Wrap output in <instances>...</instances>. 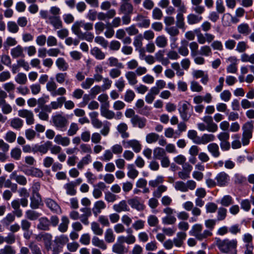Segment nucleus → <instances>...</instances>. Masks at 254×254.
Instances as JSON below:
<instances>
[{
	"label": "nucleus",
	"mask_w": 254,
	"mask_h": 254,
	"mask_svg": "<svg viewBox=\"0 0 254 254\" xmlns=\"http://www.w3.org/2000/svg\"><path fill=\"white\" fill-rule=\"evenodd\" d=\"M113 208L115 211L120 213L123 211H129L130 209L127 205V202L125 200H122L119 203L115 204L113 206Z\"/></svg>",
	"instance_id": "17"
},
{
	"label": "nucleus",
	"mask_w": 254,
	"mask_h": 254,
	"mask_svg": "<svg viewBox=\"0 0 254 254\" xmlns=\"http://www.w3.org/2000/svg\"><path fill=\"white\" fill-rule=\"evenodd\" d=\"M92 161V158L90 155L87 154L85 157L82 158L81 160L78 163L77 168L82 170L84 166L89 164Z\"/></svg>",
	"instance_id": "42"
},
{
	"label": "nucleus",
	"mask_w": 254,
	"mask_h": 254,
	"mask_svg": "<svg viewBox=\"0 0 254 254\" xmlns=\"http://www.w3.org/2000/svg\"><path fill=\"white\" fill-rule=\"evenodd\" d=\"M90 53L97 60H103L105 58V53L98 47H95L92 48Z\"/></svg>",
	"instance_id": "31"
},
{
	"label": "nucleus",
	"mask_w": 254,
	"mask_h": 254,
	"mask_svg": "<svg viewBox=\"0 0 254 254\" xmlns=\"http://www.w3.org/2000/svg\"><path fill=\"white\" fill-rule=\"evenodd\" d=\"M164 51L159 50L155 53V57L157 61L161 63L163 65L166 66L170 64V61L168 59L164 57Z\"/></svg>",
	"instance_id": "36"
},
{
	"label": "nucleus",
	"mask_w": 254,
	"mask_h": 254,
	"mask_svg": "<svg viewBox=\"0 0 254 254\" xmlns=\"http://www.w3.org/2000/svg\"><path fill=\"white\" fill-rule=\"evenodd\" d=\"M105 240L109 243L114 242L115 240V236L112 229L109 228L106 230L105 233Z\"/></svg>",
	"instance_id": "54"
},
{
	"label": "nucleus",
	"mask_w": 254,
	"mask_h": 254,
	"mask_svg": "<svg viewBox=\"0 0 254 254\" xmlns=\"http://www.w3.org/2000/svg\"><path fill=\"white\" fill-rule=\"evenodd\" d=\"M202 19L201 16L196 15L194 14H190L187 16L188 23L190 25L195 24L199 23Z\"/></svg>",
	"instance_id": "47"
},
{
	"label": "nucleus",
	"mask_w": 254,
	"mask_h": 254,
	"mask_svg": "<svg viewBox=\"0 0 254 254\" xmlns=\"http://www.w3.org/2000/svg\"><path fill=\"white\" fill-rule=\"evenodd\" d=\"M237 30L239 33L246 35H248L251 32L250 27L247 23L240 24L237 27Z\"/></svg>",
	"instance_id": "53"
},
{
	"label": "nucleus",
	"mask_w": 254,
	"mask_h": 254,
	"mask_svg": "<svg viewBox=\"0 0 254 254\" xmlns=\"http://www.w3.org/2000/svg\"><path fill=\"white\" fill-rule=\"evenodd\" d=\"M118 241L123 243H126L128 245H131L135 242L136 239L134 236L130 234L127 236H120L118 237Z\"/></svg>",
	"instance_id": "34"
},
{
	"label": "nucleus",
	"mask_w": 254,
	"mask_h": 254,
	"mask_svg": "<svg viewBox=\"0 0 254 254\" xmlns=\"http://www.w3.org/2000/svg\"><path fill=\"white\" fill-rule=\"evenodd\" d=\"M128 127L125 123L120 124L117 127L118 131L121 133V136L123 138H127L129 137V134L127 132Z\"/></svg>",
	"instance_id": "35"
},
{
	"label": "nucleus",
	"mask_w": 254,
	"mask_h": 254,
	"mask_svg": "<svg viewBox=\"0 0 254 254\" xmlns=\"http://www.w3.org/2000/svg\"><path fill=\"white\" fill-rule=\"evenodd\" d=\"M227 210L226 208L220 207L218 209L217 213V220L223 221L227 216Z\"/></svg>",
	"instance_id": "61"
},
{
	"label": "nucleus",
	"mask_w": 254,
	"mask_h": 254,
	"mask_svg": "<svg viewBox=\"0 0 254 254\" xmlns=\"http://www.w3.org/2000/svg\"><path fill=\"white\" fill-rule=\"evenodd\" d=\"M56 65L58 68L63 71H66L69 67L68 63L63 58H59L56 61Z\"/></svg>",
	"instance_id": "37"
},
{
	"label": "nucleus",
	"mask_w": 254,
	"mask_h": 254,
	"mask_svg": "<svg viewBox=\"0 0 254 254\" xmlns=\"http://www.w3.org/2000/svg\"><path fill=\"white\" fill-rule=\"evenodd\" d=\"M69 223V221L68 218L65 216H63L62 217V222L58 227V230L62 233L66 232L68 229Z\"/></svg>",
	"instance_id": "40"
},
{
	"label": "nucleus",
	"mask_w": 254,
	"mask_h": 254,
	"mask_svg": "<svg viewBox=\"0 0 254 254\" xmlns=\"http://www.w3.org/2000/svg\"><path fill=\"white\" fill-rule=\"evenodd\" d=\"M159 137L158 134L152 132L146 135L145 140L148 143L151 144L156 142L159 139Z\"/></svg>",
	"instance_id": "63"
},
{
	"label": "nucleus",
	"mask_w": 254,
	"mask_h": 254,
	"mask_svg": "<svg viewBox=\"0 0 254 254\" xmlns=\"http://www.w3.org/2000/svg\"><path fill=\"white\" fill-rule=\"evenodd\" d=\"M18 116L26 119V124L31 125L34 123V117L33 112L27 109H21L18 111Z\"/></svg>",
	"instance_id": "7"
},
{
	"label": "nucleus",
	"mask_w": 254,
	"mask_h": 254,
	"mask_svg": "<svg viewBox=\"0 0 254 254\" xmlns=\"http://www.w3.org/2000/svg\"><path fill=\"white\" fill-rule=\"evenodd\" d=\"M82 27L81 20L75 21L71 26L72 32L78 38L83 33L80 28Z\"/></svg>",
	"instance_id": "41"
},
{
	"label": "nucleus",
	"mask_w": 254,
	"mask_h": 254,
	"mask_svg": "<svg viewBox=\"0 0 254 254\" xmlns=\"http://www.w3.org/2000/svg\"><path fill=\"white\" fill-rule=\"evenodd\" d=\"M207 149L211 155L214 158H218L220 155L218 145L216 143H211L207 146Z\"/></svg>",
	"instance_id": "20"
},
{
	"label": "nucleus",
	"mask_w": 254,
	"mask_h": 254,
	"mask_svg": "<svg viewBox=\"0 0 254 254\" xmlns=\"http://www.w3.org/2000/svg\"><path fill=\"white\" fill-rule=\"evenodd\" d=\"M38 106L35 108L34 112L38 113V117L43 121H48L49 118L48 110L50 109L48 105H46L47 101L43 97H40L37 100Z\"/></svg>",
	"instance_id": "2"
},
{
	"label": "nucleus",
	"mask_w": 254,
	"mask_h": 254,
	"mask_svg": "<svg viewBox=\"0 0 254 254\" xmlns=\"http://www.w3.org/2000/svg\"><path fill=\"white\" fill-rule=\"evenodd\" d=\"M50 226V221L47 217H43L39 219V223L37 225V228L39 230L44 231L49 230Z\"/></svg>",
	"instance_id": "26"
},
{
	"label": "nucleus",
	"mask_w": 254,
	"mask_h": 254,
	"mask_svg": "<svg viewBox=\"0 0 254 254\" xmlns=\"http://www.w3.org/2000/svg\"><path fill=\"white\" fill-rule=\"evenodd\" d=\"M64 189L65 190L66 193L70 196H73L76 193L75 184L73 182L65 184L64 185Z\"/></svg>",
	"instance_id": "32"
},
{
	"label": "nucleus",
	"mask_w": 254,
	"mask_h": 254,
	"mask_svg": "<svg viewBox=\"0 0 254 254\" xmlns=\"http://www.w3.org/2000/svg\"><path fill=\"white\" fill-rule=\"evenodd\" d=\"M143 37L141 34H139L136 35L134 38L133 44L135 47L136 50H140L143 46Z\"/></svg>",
	"instance_id": "50"
},
{
	"label": "nucleus",
	"mask_w": 254,
	"mask_h": 254,
	"mask_svg": "<svg viewBox=\"0 0 254 254\" xmlns=\"http://www.w3.org/2000/svg\"><path fill=\"white\" fill-rule=\"evenodd\" d=\"M187 234L186 233L183 232H180L177 234L176 238L173 240L174 245L177 247H181L184 241L186 239Z\"/></svg>",
	"instance_id": "23"
},
{
	"label": "nucleus",
	"mask_w": 254,
	"mask_h": 254,
	"mask_svg": "<svg viewBox=\"0 0 254 254\" xmlns=\"http://www.w3.org/2000/svg\"><path fill=\"white\" fill-rule=\"evenodd\" d=\"M188 110V104L187 102L183 103L178 109L180 115L184 121H188L190 117Z\"/></svg>",
	"instance_id": "13"
},
{
	"label": "nucleus",
	"mask_w": 254,
	"mask_h": 254,
	"mask_svg": "<svg viewBox=\"0 0 254 254\" xmlns=\"http://www.w3.org/2000/svg\"><path fill=\"white\" fill-rule=\"evenodd\" d=\"M215 180L217 186L224 187L227 186L230 182V176L225 172L218 173L215 177Z\"/></svg>",
	"instance_id": "6"
},
{
	"label": "nucleus",
	"mask_w": 254,
	"mask_h": 254,
	"mask_svg": "<svg viewBox=\"0 0 254 254\" xmlns=\"http://www.w3.org/2000/svg\"><path fill=\"white\" fill-rule=\"evenodd\" d=\"M51 146L52 142L51 141H47L43 144L35 145V146L33 148V151L34 152H40L42 154H46Z\"/></svg>",
	"instance_id": "22"
},
{
	"label": "nucleus",
	"mask_w": 254,
	"mask_h": 254,
	"mask_svg": "<svg viewBox=\"0 0 254 254\" xmlns=\"http://www.w3.org/2000/svg\"><path fill=\"white\" fill-rule=\"evenodd\" d=\"M202 230V225L196 224L192 226L190 234L199 241H202L212 235V233L209 230H205L203 232H201Z\"/></svg>",
	"instance_id": "3"
},
{
	"label": "nucleus",
	"mask_w": 254,
	"mask_h": 254,
	"mask_svg": "<svg viewBox=\"0 0 254 254\" xmlns=\"http://www.w3.org/2000/svg\"><path fill=\"white\" fill-rule=\"evenodd\" d=\"M155 42L157 47L160 48H163L167 45L168 40L165 36L161 35L157 37Z\"/></svg>",
	"instance_id": "43"
},
{
	"label": "nucleus",
	"mask_w": 254,
	"mask_h": 254,
	"mask_svg": "<svg viewBox=\"0 0 254 254\" xmlns=\"http://www.w3.org/2000/svg\"><path fill=\"white\" fill-rule=\"evenodd\" d=\"M215 136L213 134L204 133L201 136H199L198 140L196 141L197 144H206L215 140Z\"/></svg>",
	"instance_id": "21"
},
{
	"label": "nucleus",
	"mask_w": 254,
	"mask_h": 254,
	"mask_svg": "<svg viewBox=\"0 0 254 254\" xmlns=\"http://www.w3.org/2000/svg\"><path fill=\"white\" fill-rule=\"evenodd\" d=\"M228 60L233 63L227 67L226 70L227 73H235L237 71V67L236 66V63H235L237 61L236 58L234 57H230L228 59Z\"/></svg>",
	"instance_id": "38"
},
{
	"label": "nucleus",
	"mask_w": 254,
	"mask_h": 254,
	"mask_svg": "<svg viewBox=\"0 0 254 254\" xmlns=\"http://www.w3.org/2000/svg\"><path fill=\"white\" fill-rule=\"evenodd\" d=\"M30 206L32 209H37L42 201V198L40 195H32L30 198Z\"/></svg>",
	"instance_id": "33"
},
{
	"label": "nucleus",
	"mask_w": 254,
	"mask_h": 254,
	"mask_svg": "<svg viewBox=\"0 0 254 254\" xmlns=\"http://www.w3.org/2000/svg\"><path fill=\"white\" fill-rule=\"evenodd\" d=\"M65 101V97L61 96L57 98L56 100L52 101L49 105V109L48 110V114L52 112L53 110H56L62 107Z\"/></svg>",
	"instance_id": "9"
},
{
	"label": "nucleus",
	"mask_w": 254,
	"mask_h": 254,
	"mask_svg": "<svg viewBox=\"0 0 254 254\" xmlns=\"http://www.w3.org/2000/svg\"><path fill=\"white\" fill-rule=\"evenodd\" d=\"M112 252L117 254H125L127 252L123 242H119L117 240V243L113 245L112 247Z\"/></svg>",
	"instance_id": "24"
},
{
	"label": "nucleus",
	"mask_w": 254,
	"mask_h": 254,
	"mask_svg": "<svg viewBox=\"0 0 254 254\" xmlns=\"http://www.w3.org/2000/svg\"><path fill=\"white\" fill-rule=\"evenodd\" d=\"M40 213L30 209L27 210L25 212L26 218L32 221L37 220L40 216Z\"/></svg>",
	"instance_id": "51"
},
{
	"label": "nucleus",
	"mask_w": 254,
	"mask_h": 254,
	"mask_svg": "<svg viewBox=\"0 0 254 254\" xmlns=\"http://www.w3.org/2000/svg\"><path fill=\"white\" fill-rule=\"evenodd\" d=\"M172 3L174 7L178 8V12H186L187 8L182 0H172Z\"/></svg>",
	"instance_id": "48"
},
{
	"label": "nucleus",
	"mask_w": 254,
	"mask_h": 254,
	"mask_svg": "<svg viewBox=\"0 0 254 254\" xmlns=\"http://www.w3.org/2000/svg\"><path fill=\"white\" fill-rule=\"evenodd\" d=\"M47 206L52 211L58 213L61 211L60 206L54 200L51 198H47L45 200Z\"/></svg>",
	"instance_id": "19"
},
{
	"label": "nucleus",
	"mask_w": 254,
	"mask_h": 254,
	"mask_svg": "<svg viewBox=\"0 0 254 254\" xmlns=\"http://www.w3.org/2000/svg\"><path fill=\"white\" fill-rule=\"evenodd\" d=\"M133 20L137 23V25L139 28H147L150 24V19L141 13L138 14L134 17Z\"/></svg>",
	"instance_id": "8"
},
{
	"label": "nucleus",
	"mask_w": 254,
	"mask_h": 254,
	"mask_svg": "<svg viewBox=\"0 0 254 254\" xmlns=\"http://www.w3.org/2000/svg\"><path fill=\"white\" fill-rule=\"evenodd\" d=\"M147 120L145 118L136 115L133 118H131L130 122L133 127H138L139 128H144L146 124Z\"/></svg>",
	"instance_id": "12"
},
{
	"label": "nucleus",
	"mask_w": 254,
	"mask_h": 254,
	"mask_svg": "<svg viewBox=\"0 0 254 254\" xmlns=\"http://www.w3.org/2000/svg\"><path fill=\"white\" fill-rule=\"evenodd\" d=\"M233 141L232 142V147L236 149L241 147L242 143L240 140V136L238 134H235L232 136Z\"/></svg>",
	"instance_id": "55"
},
{
	"label": "nucleus",
	"mask_w": 254,
	"mask_h": 254,
	"mask_svg": "<svg viewBox=\"0 0 254 254\" xmlns=\"http://www.w3.org/2000/svg\"><path fill=\"white\" fill-rule=\"evenodd\" d=\"M184 13L181 11L178 12L176 16V25L178 28L181 29L184 28L185 26Z\"/></svg>",
	"instance_id": "58"
},
{
	"label": "nucleus",
	"mask_w": 254,
	"mask_h": 254,
	"mask_svg": "<svg viewBox=\"0 0 254 254\" xmlns=\"http://www.w3.org/2000/svg\"><path fill=\"white\" fill-rule=\"evenodd\" d=\"M68 238L66 235H61L55 237L54 243L57 245L62 246L63 247L65 244L68 243Z\"/></svg>",
	"instance_id": "39"
},
{
	"label": "nucleus",
	"mask_w": 254,
	"mask_h": 254,
	"mask_svg": "<svg viewBox=\"0 0 254 254\" xmlns=\"http://www.w3.org/2000/svg\"><path fill=\"white\" fill-rule=\"evenodd\" d=\"M92 244L95 247L105 250L107 249V245L103 240L99 239L98 237L94 236L92 239Z\"/></svg>",
	"instance_id": "44"
},
{
	"label": "nucleus",
	"mask_w": 254,
	"mask_h": 254,
	"mask_svg": "<svg viewBox=\"0 0 254 254\" xmlns=\"http://www.w3.org/2000/svg\"><path fill=\"white\" fill-rule=\"evenodd\" d=\"M174 188L176 190L183 192H187L186 182L182 181H177L174 184Z\"/></svg>",
	"instance_id": "59"
},
{
	"label": "nucleus",
	"mask_w": 254,
	"mask_h": 254,
	"mask_svg": "<svg viewBox=\"0 0 254 254\" xmlns=\"http://www.w3.org/2000/svg\"><path fill=\"white\" fill-rule=\"evenodd\" d=\"M254 126L251 122L246 123L242 127L243 134L252 136Z\"/></svg>",
	"instance_id": "45"
},
{
	"label": "nucleus",
	"mask_w": 254,
	"mask_h": 254,
	"mask_svg": "<svg viewBox=\"0 0 254 254\" xmlns=\"http://www.w3.org/2000/svg\"><path fill=\"white\" fill-rule=\"evenodd\" d=\"M41 17L46 19V22L53 26L54 29H60L63 27V22L60 16H50L47 11L41 10L40 11Z\"/></svg>",
	"instance_id": "4"
},
{
	"label": "nucleus",
	"mask_w": 254,
	"mask_h": 254,
	"mask_svg": "<svg viewBox=\"0 0 254 254\" xmlns=\"http://www.w3.org/2000/svg\"><path fill=\"white\" fill-rule=\"evenodd\" d=\"M28 247L32 254H42L41 248L34 242H31L28 245Z\"/></svg>",
	"instance_id": "64"
},
{
	"label": "nucleus",
	"mask_w": 254,
	"mask_h": 254,
	"mask_svg": "<svg viewBox=\"0 0 254 254\" xmlns=\"http://www.w3.org/2000/svg\"><path fill=\"white\" fill-rule=\"evenodd\" d=\"M10 55L13 59L25 57L23 48L20 45L11 49Z\"/></svg>",
	"instance_id": "18"
},
{
	"label": "nucleus",
	"mask_w": 254,
	"mask_h": 254,
	"mask_svg": "<svg viewBox=\"0 0 254 254\" xmlns=\"http://www.w3.org/2000/svg\"><path fill=\"white\" fill-rule=\"evenodd\" d=\"M127 203L132 208L135 209L139 211H142L145 208L144 205L139 201L137 197L128 199L127 200Z\"/></svg>",
	"instance_id": "10"
},
{
	"label": "nucleus",
	"mask_w": 254,
	"mask_h": 254,
	"mask_svg": "<svg viewBox=\"0 0 254 254\" xmlns=\"http://www.w3.org/2000/svg\"><path fill=\"white\" fill-rule=\"evenodd\" d=\"M128 172L127 175L130 179L134 180L138 175V171L136 170L133 164H128L127 166Z\"/></svg>",
	"instance_id": "49"
},
{
	"label": "nucleus",
	"mask_w": 254,
	"mask_h": 254,
	"mask_svg": "<svg viewBox=\"0 0 254 254\" xmlns=\"http://www.w3.org/2000/svg\"><path fill=\"white\" fill-rule=\"evenodd\" d=\"M105 188V184L102 182H99L96 185H94L92 192L93 197L95 199L100 198L102 196V191Z\"/></svg>",
	"instance_id": "14"
},
{
	"label": "nucleus",
	"mask_w": 254,
	"mask_h": 254,
	"mask_svg": "<svg viewBox=\"0 0 254 254\" xmlns=\"http://www.w3.org/2000/svg\"><path fill=\"white\" fill-rule=\"evenodd\" d=\"M182 45L178 49V53L181 55L186 57L189 54V51L188 49V42L184 40L182 41Z\"/></svg>",
	"instance_id": "52"
},
{
	"label": "nucleus",
	"mask_w": 254,
	"mask_h": 254,
	"mask_svg": "<svg viewBox=\"0 0 254 254\" xmlns=\"http://www.w3.org/2000/svg\"><path fill=\"white\" fill-rule=\"evenodd\" d=\"M109 106L110 104L107 103L106 106H101V115L107 119L111 120L115 118V114L113 111L108 109Z\"/></svg>",
	"instance_id": "16"
},
{
	"label": "nucleus",
	"mask_w": 254,
	"mask_h": 254,
	"mask_svg": "<svg viewBox=\"0 0 254 254\" xmlns=\"http://www.w3.org/2000/svg\"><path fill=\"white\" fill-rule=\"evenodd\" d=\"M23 125V121L18 118L12 119L10 121V126L16 129H20Z\"/></svg>",
	"instance_id": "60"
},
{
	"label": "nucleus",
	"mask_w": 254,
	"mask_h": 254,
	"mask_svg": "<svg viewBox=\"0 0 254 254\" xmlns=\"http://www.w3.org/2000/svg\"><path fill=\"white\" fill-rule=\"evenodd\" d=\"M106 207V204L104 201L102 200L96 201L93 205L92 210L94 215L97 217L98 214L101 213L102 210L104 209Z\"/></svg>",
	"instance_id": "15"
},
{
	"label": "nucleus",
	"mask_w": 254,
	"mask_h": 254,
	"mask_svg": "<svg viewBox=\"0 0 254 254\" xmlns=\"http://www.w3.org/2000/svg\"><path fill=\"white\" fill-rule=\"evenodd\" d=\"M153 156L155 159H161L166 156V153L163 148L156 147L153 150Z\"/></svg>",
	"instance_id": "56"
},
{
	"label": "nucleus",
	"mask_w": 254,
	"mask_h": 254,
	"mask_svg": "<svg viewBox=\"0 0 254 254\" xmlns=\"http://www.w3.org/2000/svg\"><path fill=\"white\" fill-rule=\"evenodd\" d=\"M54 141L58 144L63 146H67L69 145L70 139L67 136H63L61 134H57L54 138Z\"/></svg>",
	"instance_id": "25"
},
{
	"label": "nucleus",
	"mask_w": 254,
	"mask_h": 254,
	"mask_svg": "<svg viewBox=\"0 0 254 254\" xmlns=\"http://www.w3.org/2000/svg\"><path fill=\"white\" fill-rule=\"evenodd\" d=\"M53 236L49 233H44V237L43 242L44 243V246L47 251L51 249V243Z\"/></svg>",
	"instance_id": "46"
},
{
	"label": "nucleus",
	"mask_w": 254,
	"mask_h": 254,
	"mask_svg": "<svg viewBox=\"0 0 254 254\" xmlns=\"http://www.w3.org/2000/svg\"><path fill=\"white\" fill-rule=\"evenodd\" d=\"M125 77L127 79L128 84L131 86H133L138 82L137 75L134 71H127L125 73Z\"/></svg>",
	"instance_id": "30"
},
{
	"label": "nucleus",
	"mask_w": 254,
	"mask_h": 254,
	"mask_svg": "<svg viewBox=\"0 0 254 254\" xmlns=\"http://www.w3.org/2000/svg\"><path fill=\"white\" fill-rule=\"evenodd\" d=\"M52 121L55 127L62 131H65L68 124V120L62 114L58 113L52 117Z\"/></svg>",
	"instance_id": "5"
},
{
	"label": "nucleus",
	"mask_w": 254,
	"mask_h": 254,
	"mask_svg": "<svg viewBox=\"0 0 254 254\" xmlns=\"http://www.w3.org/2000/svg\"><path fill=\"white\" fill-rule=\"evenodd\" d=\"M10 178L14 180L17 183L21 186H25L27 183L26 178L23 175H18L16 172H13L10 175Z\"/></svg>",
	"instance_id": "27"
},
{
	"label": "nucleus",
	"mask_w": 254,
	"mask_h": 254,
	"mask_svg": "<svg viewBox=\"0 0 254 254\" xmlns=\"http://www.w3.org/2000/svg\"><path fill=\"white\" fill-rule=\"evenodd\" d=\"M126 148H131L133 151L138 153L140 151L141 149V145L139 142L136 139L129 140L127 141H123Z\"/></svg>",
	"instance_id": "11"
},
{
	"label": "nucleus",
	"mask_w": 254,
	"mask_h": 254,
	"mask_svg": "<svg viewBox=\"0 0 254 254\" xmlns=\"http://www.w3.org/2000/svg\"><path fill=\"white\" fill-rule=\"evenodd\" d=\"M15 81L19 84H25L27 82L26 75L23 73H18L15 77Z\"/></svg>",
	"instance_id": "62"
},
{
	"label": "nucleus",
	"mask_w": 254,
	"mask_h": 254,
	"mask_svg": "<svg viewBox=\"0 0 254 254\" xmlns=\"http://www.w3.org/2000/svg\"><path fill=\"white\" fill-rule=\"evenodd\" d=\"M120 11L124 14H131L133 13V6L129 2H123L121 4Z\"/></svg>",
	"instance_id": "29"
},
{
	"label": "nucleus",
	"mask_w": 254,
	"mask_h": 254,
	"mask_svg": "<svg viewBox=\"0 0 254 254\" xmlns=\"http://www.w3.org/2000/svg\"><path fill=\"white\" fill-rule=\"evenodd\" d=\"M23 172L26 175L39 178L42 177L44 175L43 172L40 169L33 167L23 171Z\"/></svg>",
	"instance_id": "28"
},
{
	"label": "nucleus",
	"mask_w": 254,
	"mask_h": 254,
	"mask_svg": "<svg viewBox=\"0 0 254 254\" xmlns=\"http://www.w3.org/2000/svg\"><path fill=\"white\" fill-rule=\"evenodd\" d=\"M237 243V241L236 239L230 240L226 239L223 240H218L217 241V246L220 251L223 253L237 254V251L236 250Z\"/></svg>",
	"instance_id": "1"
},
{
	"label": "nucleus",
	"mask_w": 254,
	"mask_h": 254,
	"mask_svg": "<svg viewBox=\"0 0 254 254\" xmlns=\"http://www.w3.org/2000/svg\"><path fill=\"white\" fill-rule=\"evenodd\" d=\"M91 229L94 234L96 235L101 236L103 233V230L96 222H93L91 223Z\"/></svg>",
	"instance_id": "57"
}]
</instances>
